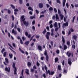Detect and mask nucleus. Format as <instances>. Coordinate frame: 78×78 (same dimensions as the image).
<instances>
[{
    "instance_id": "f257e3e1",
    "label": "nucleus",
    "mask_w": 78,
    "mask_h": 78,
    "mask_svg": "<svg viewBox=\"0 0 78 78\" xmlns=\"http://www.w3.org/2000/svg\"><path fill=\"white\" fill-rule=\"evenodd\" d=\"M24 15H23L21 16V19L23 22L24 24L25 25L26 27H27L29 25V22L28 21H24L25 19H24Z\"/></svg>"
},
{
    "instance_id": "f03ea898",
    "label": "nucleus",
    "mask_w": 78,
    "mask_h": 78,
    "mask_svg": "<svg viewBox=\"0 0 78 78\" xmlns=\"http://www.w3.org/2000/svg\"><path fill=\"white\" fill-rule=\"evenodd\" d=\"M44 55L46 56V59L47 62L48 61L49 57L48 55L47 50H45L44 51Z\"/></svg>"
},
{
    "instance_id": "7ed1b4c3",
    "label": "nucleus",
    "mask_w": 78,
    "mask_h": 78,
    "mask_svg": "<svg viewBox=\"0 0 78 78\" xmlns=\"http://www.w3.org/2000/svg\"><path fill=\"white\" fill-rule=\"evenodd\" d=\"M50 35V32H47V34L46 35V37L47 39L48 40H49V36Z\"/></svg>"
},
{
    "instance_id": "20e7f679",
    "label": "nucleus",
    "mask_w": 78,
    "mask_h": 78,
    "mask_svg": "<svg viewBox=\"0 0 78 78\" xmlns=\"http://www.w3.org/2000/svg\"><path fill=\"white\" fill-rule=\"evenodd\" d=\"M25 35H26L27 37H28L29 38H30L31 37V35L30 34H29L28 35V34L27 32H25Z\"/></svg>"
},
{
    "instance_id": "39448f33",
    "label": "nucleus",
    "mask_w": 78,
    "mask_h": 78,
    "mask_svg": "<svg viewBox=\"0 0 78 78\" xmlns=\"http://www.w3.org/2000/svg\"><path fill=\"white\" fill-rule=\"evenodd\" d=\"M33 69H30V72L31 73H33L34 72V69H37V68L35 66H34L33 67Z\"/></svg>"
},
{
    "instance_id": "423d86ee",
    "label": "nucleus",
    "mask_w": 78,
    "mask_h": 78,
    "mask_svg": "<svg viewBox=\"0 0 78 78\" xmlns=\"http://www.w3.org/2000/svg\"><path fill=\"white\" fill-rule=\"evenodd\" d=\"M71 62V58H69V59H68V63L70 66H71L72 64Z\"/></svg>"
},
{
    "instance_id": "0eeeda50",
    "label": "nucleus",
    "mask_w": 78,
    "mask_h": 78,
    "mask_svg": "<svg viewBox=\"0 0 78 78\" xmlns=\"http://www.w3.org/2000/svg\"><path fill=\"white\" fill-rule=\"evenodd\" d=\"M38 6L41 9L43 7V5L42 3H39Z\"/></svg>"
},
{
    "instance_id": "6e6552de",
    "label": "nucleus",
    "mask_w": 78,
    "mask_h": 78,
    "mask_svg": "<svg viewBox=\"0 0 78 78\" xmlns=\"http://www.w3.org/2000/svg\"><path fill=\"white\" fill-rule=\"evenodd\" d=\"M48 73L50 75H53L54 73V72L51 71V73L49 70H48Z\"/></svg>"
},
{
    "instance_id": "1a4fd4ad",
    "label": "nucleus",
    "mask_w": 78,
    "mask_h": 78,
    "mask_svg": "<svg viewBox=\"0 0 78 78\" xmlns=\"http://www.w3.org/2000/svg\"><path fill=\"white\" fill-rule=\"evenodd\" d=\"M68 72V70L67 69H64V71H63V73L65 74L66 75L67 73Z\"/></svg>"
},
{
    "instance_id": "9d476101",
    "label": "nucleus",
    "mask_w": 78,
    "mask_h": 78,
    "mask_svg": "<svg viewBox=\"0 0 78 78\" xmlns=\"http://www.w3.org/2000/svg\"><path fill=\"white\" fill-rule=\"evenodd\" d=\"M60 23H58V27H57V28H56V29H55V31L56 32H57L58 31V29H60Z\"/></svg>"
},
{
    "instance_id": "9b49d317",
    "label": "nucleus",
    "mask_w": 78,
    "mask_h": 78,
    "mask_svg": "<svg viewBox=\"0 0 78 78\" xmlns=\"http://www.w3.org/2000/svg\"><path fill=\"white\" fill-rule=\"evenodd\" d=\"M30 43L29 41H25L24 43V44L26 45V46H27Z\"/></svg>"
},
{
    "instance_id": "f8f14e48",
    "label": "nucleus",
    "mask_w": 78,
    "mask_h": 78,
    "mask_svg": "<svg viewBox=\"0 0 78 78\" xmlns=\"http://www.w3.org/2000/svg\"><path fill=\"white\" fill-rule=\"evenodd\" d=\"M54 31V29H52L51 30V36H52L54 35V34L53 33V31Z\"/></svg>"
},
{
    "instance_id": "ddd939ff",
    "label": "nucleus",
    "mask_w": 78,
    "mask_h": 78,
    "mask_svg": "<svg viewBox=\"0 0 78 78\" xmlns=\"http://www.w3.org/2000/svg\"><path fill=\"white\" fill-rule=\"evenodd\" d=\"M25 73H26L27 74V75H29V70L27 69H25Z\"/></svg>"
},
{
    "instance_id": "4468645a",
    "label": "nucleus",
    "mask_w": 78,
    "mask_h": 78,
    "mask_svg": "<svg viewBox=\"0 0 78 78\" xmlns=\"http://www.w3.org/2000/svg\"><path fill=\"white\" fill-rule=\"evenodd\" d=\"M77 36L76 35H74L73 36V38L76 41L77 40Z\"/></svg>"
},
{
    "instance_id": "2eb2a0df",
    "label": "nucleus",
    "mask_w": 78,
    "mask_h": 78,
    "mask_svg": "<svg viewBox=\"0 0 78 78\" xmlns=\"http://www.w3.org/2000/svg\"><path fill=\"white\" fill-rule=\"evenodd\" d=\"M38 48L39 50H40L41 51H42V47H41V46H40V45H39L38 46Z\"/></svg>"
},
{
    "instance_id": "dca6fc26",
    "label": "nucleus",
    "mask_w": 78,
    "mask_h": 78,
    "mask_svg": "<svg viewBox=\"0 0 78 78\" xmlns=\"http://www.w3.org/2000/svg\"><path fill=\"white\" fill-rule=\"evenodd\" d=\"M15 66H16V63L14 62H13L12 64V68H14V69H15L16 68V67H15Z\"/></svg>"
},
{
    "instance_id": "f3484780",
    "label": "nucleus",
    "mask_w": 78,
    "mask_h": 78,
    "mask_svg": "<svg viewBox=\"0 0 78 78\" xmlns=\"http://www.w3.org/2000/svg\"><path fill=\"white\" fill-rule=\"evenodd\" d=\"M68 21H67L66 23H64L63 24V26H65V27H66V26H67L68 27Z\"/></svg>"
},
{
    "instance_id": "a211bd4d",
    "label": "nucleus",
    "mask_w": 78,
    "mask_h": 78,
    "mask_svg": "<svg viewBox=\"0 0 78 78\" xmlns=\"http://www.w3.org/2000/svg\"><path fill=\"white\" fill-rule=\"evenodd\" d=\"M9 69H8V68L7 67H6L5 69V71H6L7 72H9V70H10V69H9Z\"/></svg>"
},
{
    "instance_id": "6ab92c4d",
    "label": "nucleus",
    "mask_w": 78,
    "mask_h": 78,
    "mask_svg": "<svg viewBox=\"0 0 78 78\" xmlns=\"http://www.w3.org/2000/svg\"><path fill=\"white\" fill-rule=\"evenodd\" d=\"M58 58L57 57L55 58V63H56L58 62Z\"/></svg>"
},
{
    "instance_id": "aec40b11",
    "label": "nucleus",
    "mask_w": 78,
    "mask_h": 78,
    "mask_svg": "<svg viewBox=\"0 0 78 78\" xmlns=\"http://www.w3.org/2000/svg\"><path fill=\"white\" fill-rule=\"evenodd\" d=\"M66 1V0H63V7H64L65 6Z\"/></svg>"
},
{
    "instance_id": "412c9836",
    "label": "nucleus",
    "mask_w": 78,
    "mask_h": 78,
    "mask_svg": "<svg viewBox=\"0 0 78 78\" xmlns=\"http://www.w3.org/2000/svg\"><path fill=\"white\" fill-rule=\"evenodd\" d=\"M59 16L60 17H61V20H63V19L64 17V15H62V14H59Z\"/></svg>"
},
{
    "instance_id": "4be33fe9",
    "label": "nucleus",
    "mask_w": 78,
    "mask_h": 78,
    "mask_svg": "<svg viewBox=\"0 0 78 78\" xmlns=\"http://www.w3.org/2000/svg\"><path fill=\"white\" fill-rule=\"evenodd\" d=\"M14 74L15 75L17 74V68H15L14 70Z\"/></svg>"
},
{
    "instance_id": "5701e85b",
    "label": "nucleus",
    "mask_w": 78,
    "mask_h": 78,
    "mask_svg": "<svg viewBox=\"0 0 78 78\" xmlns=\"http://www.w3.org/2000/svg\"><path fill=\"white\" fill-rule=\"evenodd\" d=\"M67 48V47L66 45L64 44V50H65Z\"/></svg>"
},
{
    "instance_id": "b1692460",
    "label": "nucleus",
    "mask_w": 78,
    "mask_h": 78,
    "mask_svg": "<svg viewBox=\"0 0 78 78\" xmlns=\"http://www.w3.org/2000/svg\"><path fill=\"white\" fill-rule=\"evenodd\" d=\"M71 53H69V52L68 51L66 55L68 56L69 57L71 55Z\"/></svg>"
},
{
    "instance_id": "393cba45",
    "label": "nucleus",
    "mask_w": 78,
    "mask_h": 78,
    "mask_svg": "<svg viewBox=\"0 0 78 78\" xmlns=\"http://www.w3.org/2000/svg\"><path fill=\"white\" fill-rule=\"evenodd\" d=\"M62 41L63 42V43H65V40L64 39V37H63V36H62Z\"/></svg>"
},
{
    "instance_id": "a878e982",
    "label": "nucleus",
    "mask_w": 78,
    "mask_h": 78,
    "mask_svg": "<svg viewBox=\"0 0 78 78\" xmlns=\"http://www.w3.org/2000/svg\"><path fill=\"white\" fill-rule=\"evenodd\" d=\"M10 5L11 7L12 8V9H15V6H14V5H13L11 4Z\"/></svg>"
},
{
    "instance_id": "bb28decb",
    "label": "nucleus",
    "mask_w": 78,
    "mask_h": 78,
    "mask_svg": "<svg viewBox=\"0 0 78 78\" xmlns=\"http://www.w3.org/2000/svg\"><path fill=\"white\" fill-rule=\"evenodd\" d=\"M31 65V64L30 62H28L27 63V66L28 67H30Z\"/></svg>"
},
{
    "instance_id": "cd10ccee",
    "label": "nucleus",
    "mask_w": 78,
    "mask_h": 78,
    "mask_svg": "<svg viewBox=\"0 0 78 78\" xmlns=\"http://www.w3.org/2000/svg\"><path fill=\"white\" fill-rule=\"evenodd\" d=\"M56 20H58L59 19L58 16L57 14H56Z\"/></svg>"
},
{
    "instance_id": "c85d7f7f",
    "label": "nucleus",
    "mask_w": 78,
    "mask_h": 78,
    "mask_svg": "<svg viewBox=\"0 0 78 78\" xmlns=\"http://www.w3.org/2000/svg\"><path fill=\"white\" fill-rule=\"evenodd\" d=\"M75 17H76V16H75L73 18V20H72V23H73L74 22Z\"/></svg>"
},
{
    "instance_id": "c756f323",
    "label": "nucleus",
    "mask_w": 78,
    "mask_h": 78,
    "mask_svg": "<svg viewBox=\"0 0 78 78\" xmlns=\"http://www.w3.org/2000/svg\"><path fill=\"white\" fill-rule=\"evenodd\" d=\"M5 62L6 63H9V62L8 61V58H5Z\"/></svg>"
},
{
    "instance_id": "7c9ffc66",
    "label": "nucleus",
    "mask_w": 78,
    "mask_h": 78,
    "mask_svg": "<svg viewBox=\"0 0 78 78\" xmlns=\"http://www.w3.org/2000/svg\"><path fill=\"white\" fill-rule=\"evenodd\" d=\"M28 9L29 10H31V11L33 10V9H32V8L30 6H29L28 7Z\"/></svg>"
},
{
    "instance_id": "2f4dec72",
    "label": "nucleus",
    "mask_w": 78,
    "mask_h": 78,
    "mask_svg": "<svg viewBox=\"0 0 78 78\" xmlns=\"http://www.w3.org/2000/svg\"><path fill=\"white\" fill-rule=\"evenodd\" d=\"M58 69L59 70H61V67L60 65V66L58 65Z\"/></svg>"
},
{
    "instance_id": "473e14b6",
    "label": "nucleus",
    "mask_w": 78,
    "mask_h": 78,
    "mask_svg": "<svg viewBox=\"0 0 78 78\" xmlns=\"http://www.w3.org/2000/svg\"><path fill=\"white\" fill-rule=\"evenodd\" d=\"M54 26L55 27H58V25H57V24L56 22H55L54 24Z\"/></svg>"
},
{
    "instance_id": "72a5a7b5",
    "label": "nucleus",
    "mask_w": 78,
    "mask_h": 78,
    "mask_svg": "<svg viewBox=\"0 0 78 78\" xmlns=\"http://www.w3.org/2000/svg\"><path fill=\"white\" fill-rule=\"evenodd\" d=\"M72 47L73 49H75L76 47L75 44H73V45H72Z\"/></svg>"
},
{
    "instance_id": "f704fd0d",
    "label": "nucleus",
    "mask_w": 78,
    "mask_h": 78,
    "mask_svg": "<svg viewBox=\"0 0 78 78\" xmlns=\"http://www.w3.org/2000/svg\"><path fill=\"white\" fill-rule=\"evenodd\" d=\"M35 35H34L33 36H32L31 37V38H30V41L32 40V39L33 38V37H34Z\"/></svg>"
},
{
    "instance_id": "c9c22d12",
    "label": "nucleus",
    "mask_w": 78,
    "mask_h": 78,
    "mask_svg": "<svg viewBox=\"0 0 78 78\" xmlns=\"http://www.w3.org/2000/svg\"><path fill=\"white\" fill-rule=\"evenodd\" d=\"M47 31H46V29H44V31H43L42 33L43 34H44Z\"/></svg>"
},
{
    "instance_id": "e433bc0d",
    "label": "nucleus",
    "mask_w": 78,
    "mask_h": 78,
    "mask_svg": "<svg viewBox=\"0 0 78 78\" xmlns=\"http://www.w3.org/2000/svg\"><path fill=\"white\" fill-rule=\"evenodd\" d=\"M19 3L20 4H22V0H19Z\"/></svg>"
},
{
    "instance_id": "4c0bfd02",
    "label": "nucleus",
    "mask_w": 78,
    "mask_h": 78,
    "mask_svg": "<svg viewBox=\"0 0 78 78\" xmlns=\"http://www.w3.org/2000/svg\"><path fill=\"white\" fill-rule=\"evenodd\" d=\"M32 29L33 30L35 31V27H34V26H32Z\"/></svg>"
},
{
    "instance_id": "58836bf2",
    "label": "nucleus",
    "mask_w": 78,
    "mask_h": 78,
    "mask_svg": "<svg viewBox=\"0 0 78 78\" xmlns=\"http://www.w3.org/2000/svg\"><path fill=\"white\" fill-rule=\"evenodd\" d=\"M12 21H14V16L13 15H12Z\"/></svg>"
},
{
    "instance_id": "ea45409f",
    "label": "nucleus",
    "mask_w": 78,
    "mask_h": 78,
    "mask_svg": "<svg viewBox=\"0 0 78 78\" xmlns=\"http://www.w3.org/2000/svg\"><path fill=\"white\" fill-rule=\"evenodd\" d=\"M35 11H36V13L37 14H39V12L38 11L37 9L35 10Z\"/></svg>"
},
{
    "instance_id": "a19ab883",
    "label": "nucleus",
    "mask_w": 78,
    "mask_h": 78,
    "mask_svg": "<svg viewBox=\"0 0 78 78\" xmlns=\"http://www.w3.org/2000/svg\"><path fill=\"white\" fill-rule=\"evenodd\" d=\"M56 2L57 3H59V4H60L61 3L60 0H57Z\"/></svg>"
},
{
    "instance_id": "79ce46f5",
    "label": "nucleus",
    "mask_w": 78,
    "mask_h": 78,
    "mask_svg": "<svg viewBox=\"0 0 78 78\" xmlns=\"http://www.w3.org/2000/svg\"><path fill=\"white\" fill-rule=\"evenodd\" d=\"M4 51H5V49L4 48H3L1 51L2 53H3V52H4Z\"/></svg>"
},
{
    "instance_id": "37998d69",
    "label": "nucleus",
    "mask_w": 78,
    "mask_h": 78,
    "mask_svg": "<svg viewBox=\"0 0 78 78\" xmlns=\"http://www.w3.org/2000/svg\"><path fill=\"white\" fill-rule=\"evenodd\" d=\"M6 52H5L3 54V56L4 57H6Z\"/></svg>"
},
{
    "instance_id": "c03bdc74",
    "label": "nucleus",
    "mask_w": 78,
    "mask_h": 78,
    "mask_svg": "<svg viewBox=\"0 0 78 78\" xmlns=\"http://www.w3.org/2000/svg\"><path fill=\"white\" fill-rule=\"evenodd\" d=\"M22 40H23V41H24V40H26V38H25L24 37H22Z\"/></svg>"
},
{
    "instance_id": "a18cd8bd",
    "label": "nucleus",
    "mask_w": 78,
    "mask_h": 78,
    "mask_svg": "<svg viewBox=\"0 0 78 78\" xmlns=\"http://www.w3.org/2000/svg\"><path fill=\"white\" fill-rule=\"evenodd\" d=\"M53 9V8L52 7H50L49 9V10L50 11H52Z\"/></svg>"
},
{
    "instance_id": "49530a36",
    "label": "nucleus",
    "mask_w": 78,
    "mask_h": 78,
    "mask_svg": "<svg viewBox=\"0 0 78 78\" xmlns=\"http://www.w3.org/2000/svg\"><path fill=\"white\" fill-rule=\"evenodd\" d=\"M67 45H69L70 44V41H67Z\"/></svg>"
},
{
    "instance_id": "de8ad7c7",
    "label": "nucleus",
    "mask_w": 78,
    "mask_h": 78,
    "mask_svg": "<svg viewBox=\"0 0 78 78\" xmlns=\"http://www.w3.org/2000/svg\"><path fill=\"white\" fill-rule=\"evenodd\" d=\"M66 6L67 7V8H68L69 6V4H68V2H67V3L66 4Z\"/></svg>"
},
{
    "instance_id": "09e8293b",
    "label": "nucleus",
    "mask_w": 78,
    "mask_h": 78,
    "mask_svg": "<svg viewBox=\"0 0 78 78\" xmlns=\"http://www.w3.org/2000/svg\"><path fill=\"white\" fill-rule=\"evenodd\" d=\"M20 44H23V42L22 40V39H21V38H20Z\"/></svg>"
},
{
    "instance_id": "8fccbe9b",
    "label": "nucleus",
    "mask_w": 78,
    "mask_h": 78,
    "mask_svg": "<svg viewBox=\"0 0 78 78\" xmlns=\"http://www.w3.org/2000/svg\"><path fill=\"white\" fill-rule=\"evenodd\" d=\"M54 11L55 13L57 12V10L55 8H54Z\"/></svg>"
},
{
    "instance_id": "3c124183",
    "label": "nucleus",
    "mask_w": 78,
    "mask_h": 78,
    "mask_svg": "<svg viewBox=\"0 0 78 78\" xmlns=\"http://www.w3.org/2000/svg\"><path fill=\"white\" fill-rule=\"evenodd\" d=\"M32 24L33 25H34L35 23V21L34 20H33V22L32 23Z\"/></svg>"
},
{
    "instance_id": "603ef678",
    "label": "nucleus",
    "mask_w": 78,
    "mask_h": 78,
    "mask_svg": "<svg viewBox=\"0 0 78 78\" xmlns=\"http://www.w3.org/2000/svg\"><path fill=\"white\" fill-rule=\"evenodd\" d=\"M44 17V15H41L40 16V18H41V17Z\"/></svg>"
},
{
    "instance_id": "864d4df0",
    "label": "nucleus",
    "mask_w": 78,
    "mask_h": 78,
    "mask_svg": "<svg viewBox=\"0 0 78 78\" xmlns=\"http://www.w3.org/2000/svg\"><path fill=\"white\" fill-rule=\"evenodd\" d=\"M58 14H61V11L59 9H58Z\"/></svg>"
},
{
    "instance_id": "5fc2aeb1",
    "label": "nucleus",
    "mask_w": 78,
    "mask_h": 78,
    "mask_svg": "<svg viewBox=\"0 0 78 78\" xmlns=\"http://www.w3.org/2000/svg\"><path fill=\"white\" fill-rule=\"evenodd\" d=\"M37 65L38 66H39L40 64H39V63L37 61Z\"/></svg>"
},
{
    "instance_id": "6e6d98bb",
    "label": "nucleus",
    "mask_w": 78,
    "mask_h": 78,
    "mask_svg": "<svg viewBox=\"0 0 78 78\" xmlns=\"http://www.w3.org/2000/svg\"><path fill=\"white\" fill-rule=\"evenodd\" d=\"M17 30L18 32H20V28H17Z\"/></svg>"
},
{
    "instance_id": "4d7b16f0",
    "label": "nucleus",
    "mask_w": 78,
    "mask_h": 78,
    "mask_svg": "<svg viewBox=\"0 0 78 78\" xmlns=\"http://www.w3.org/2000/svg\"><path fill=\"white\" fill-rule=\"evenodd\" d=\"M51 44L52 46H53V42L52 41L51 42Z\"/></svg>"
},
{
    "instance_id": "13d9d810",
    "label": "nucleus",
    "mask_w": 78,
    "mask_h": 78,
    "mask_svg": "<svg viewBox=\"0 0 78 78\" xmlns=\"http://www.w3.org/2000/svg\"><path fill=\"white\" fill-rule=\"evenodd\" d=\"M56 53L58 54L59 53V50H57L56 51Z\"/></svg>"
},
{
    "instance_id": "bf43d9fd",
    "label": "nucleus",
    "mask_w": 78,
    "mask_h": 78,
    "mask_svg": "<svg viewBox=\"0 0 78 78\" xmlns=\"http://www.w3.org/2000/svg\"><path fill=\"white\" fill-rule=\"evenodd\" d=\"M70 30L71 32H73L74 31V30L73 29H72V28H71Z\"/></svg>"
},
{
    "instance_id": "052dcab7",
    "label": "nucleus",
    "mask_w": 78,
    "mask_h": 78,
    "mask_svg": "<svg viewBox=\"0 0 78 78\" xmlns=\"http://www.w3.org/2000/svg\"><path fill=\"white\" fill-rule=\"evenodd\" d=\"M30 19H33L34 18H35V17H34V16H31L30 17Z\"/></svg>"
},
{
    "instance_id": "680f3d73",
    "label": "nucleus",
    "mask_w": 78,
    "mask_h": 78,
    "mask_svg": "<svg viewBox=\"0 0 78 78\" xmlns=\"http://www.w3.org/2000/svg\"><path fill=\"white\" fill-rule=\"evenodd\" d=\"M46 5L47 8H49L50 6L48 4H46Z\"/></svg>"
},
{
    "instance_id": "e2e57ef3",
    "label": "nucleus",
    "mask_w": 78,
    "mask_h": 78,
    "mask_svg": "<svg viewBox=\"0 0 78 78\" xmlns=\"http://www.w3.org/2000/svg\"><path fill=\"white\" fill-rule=\"evenodd\" d=\"M23 72H24V70L23 69L21 72V74L22 76H23Z\"/></svg>"
},
{
    "instance_id": "0e129e2a",
    "label": "nucleus",
    "mask_w": 78,
    "mask_h": 78,
    "mask_svg": "<svg viewBox=\"0 0 78 78\" xmlns=\"http://www.w3.org/2000/svg\"><path fill=\"white\" fill-rule=\"evenodd\" d=\"M55 15H54L52 17V19L54 20L55 19Z\"/></svg>"
},
{
    "instance_id": "69168bd1",
    "label": "nucleus",
    "mask_w": 78,
    "mask_h": 78,
    "mask_svg": "<svg viewBox=\"0 0 78 78\" xmlns=\"http://www.w3.org/2000/svg\"><path fill=\"white\" fill-rule=\"evenodd\" d=\"M46 29L48 30V31H49V27H48V26H47L46 27Z\"/></svg>"
},
{
    "instance_id": "338daca9",
    "label": "nucleus",
    "mask_w": 78,
    "mask_h": 78,
    "mask_svg": "<svg viewBox=\"0 0 78 78\" xmlns=\"http://www.w3.org/2000/svg\"><path fill=\"white\" fill-rule=\"evenodd\" d=\"M71 34V32L70 31V30H69V31L68 34V35L69 36Z\"/></svg>"
},
{
    "instance_id": "774afa93",
    "label": "nucleus",
    "mask_w": 78,
    "mask_h": 78,
    "mask_svg": "<svg viewBox=\"0 0 78 78\" xmlns=\"http://www.w3.org/2000/svg\"><path fill=\"white\" fill-rule=\"evenodd\" d=\"M43 76L44 77V78H45L46 77L45 74V73H44L43 75Z\"/></svg>"
}]
</instances>
